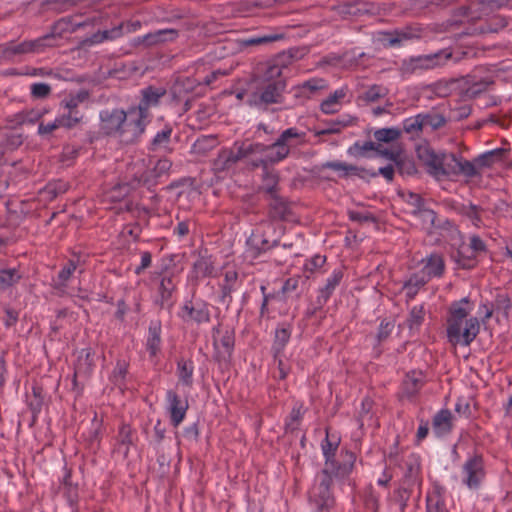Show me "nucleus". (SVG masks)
I'll return each instance as SVG.
<instances>
[{
	"instance_id": "obj_1",
	"label": "nucleus",
	"mask_w": 512,
	"mask_h": 512,
	"mask_svg": "<svg viewBox=\"0 0 512 512\" xmlns=\"http://www.w3.org/2000/svg\"><path fill=\"white\" fill-rule=\"evenodd\" d=\"M417 155L428 173L438 180L460 174L467 177L478 174L475 164L472 162L453 153H437L428 145L419 146Z\"/></svg>"
},
{
	"instance_id": "obj_2",
	"label": "nucleus",
	"mask_w": 512,
	"mask_h": 512,
	"mask_svg": "<svg viewBox=\"0 0 512 512\" xmlns=\"http://www.w3.org/2000/svg\"><path fill=\"white\" fill-rule=\"evenodd\" d=\"M473 304L462 298L450 305L447 317V335L451 343L468 346L477 337L480 323L471 315Z\"/></svg>"
},
{
	"instance_id": "obj_3",
	"label": "nucleus",
	"mask_w": 512,
	"mask_h": 512,
	"mask_svg": "<svg viewBox=\"0 0 512 512\" xmlns=\"http://www.w3.org/2000/svg\"><path fill=\"white\" fill-rule=\"evenodd\" d=\"M152 160L147 158H139L132 162L125 176L126 182L119 184L111 192V198L116 199L125 196L130 188H136L140 185H152L155 180L164 175L171 168V162L168 159H159L150 169Z\"/></svg>"
},
{
	"instance_id": "obj_4",
	"label": "nucleus",
	"mask_w": 512,
	"mask_h": 512,
	"mask_svg": "<svg viewBox=\"0 0 512 512\" xmlns=\"http://www.w3.org/2000/svg\"><path fill=\"white\" fill-rule=\"evenodd\" d=\"M300 142V134L297 129L289 128L282 132L279 138L271 145L265 146L263 144H251L252 154H260L262 158L260 163H255L254 166L267 164H274L284 160L290 153V150L298 145Z\"/></svg>"
},
{
	"instance_id": "obj_5",
	"label": "nucleus",
	"mask_w": 512,
	"mask_h": 512,
	"mask_svg": "<svg viewBox=\"0 0 512 512\" xmlns=\"http://www.w3.org/2000/svg\"><path fill=\"white\" fill-rule=\"evenodd\" d=\"M55 40L56 36L54 34H47L20 43L10 42L0 45V59L11 61L17 56L42 53L46 48L54 46Z\"/></svg>"
},
{
	"instance_id": "obj_6",
	"label": "nucleus",
	"mask_w": 512,
	"mask_h": 512,
	"mask_svg": "<svg viewBox=\"0 0 512 512\" xmlns=\"http://www.w3.org/2000/svg\"><path fill=\"white\" fill-rule=\"evenodd\" d=\"M351 469L352 463L344 464V466L340 467L337 472H326L323 470L317 477L316 483L310 491V501L315 503V505L321 509L332 506L334 502L330 493L332 477H344L349 474Z\"/></svg>"
},
{
	"instance_id": "obj_7",
	"label": "nucleus",
	"mask_w": 512,
	"mask_h": 512,
	"mask_svg": "<svg viewBox=\"0 0 512 512\" xmlns=\"http://www.w3.org/2000/svg\"><path fill=\"white\" fill-rule=\"evenodd\" d=\"M451 57L452 52L445 49L434 54L412 57L405 60L402 63L401 69L404 74L420 73L445 65Z\"/></svg>"
},
{
	"instance_id": "obj_8",
	"label": "nucleus",
	"mask_w": 512,
	"mask_h": 512,
	"mask_svg": "<svg viewBox=\"0 0 512 512\" xmlns=\"http://www.w3.org/2000/svg\"><path fill=\"white\" fill-rule=\"evenodd\" d=\"M285 87V80L269 83L260 81L256 90L250 95L249 104L261 107L280 103Z\"/></svg>"
},
{
	"instance_id": "obj_9",
	"label": "nucleus",
	"mask_w": 512,
	"mask_h": 512,
	"mask_svg": "<svg viewBox=\"0 0 512 512\" xmlns=\"http://www.w3.org/2000/svg\"><path fill=\"white\" fill-rule=\"evenodd\" d=\"M146 119L142 116L141 110L131 108L125 112V120L119 131V140L126 144L135 142L145 130Z\"/></svg>"
},
{
	"instance_id": "obj_10",
	"label": "nucleus",
	"mask_w": 512,
	"mask_h": 512,
	"mask_svg": "<svg viewBox=\"0 0 512 512\" xmlns=\"http://www.w3.org/2000/svg\"><path fill=\"white\" fill-rule=\"evenodd\" d=\"M484 467L480 457L468 459L462 467L461 481L469 489H477L484 479Z\"/></svg>"
},
{
	"instance_id": "obj_11",
	"label": "nucleus",
	"mask_w": 512,
	"mask_h": 512,
	"mask_svg": "<svg viewBox=\"0 0 512 512\" xmlns=\"http://www.w3.org/2000/svg\"><path fill=\"white\" fill-rule=\"evenodd\" d=\"M250 155L251 148H249V143H242L241 145L235 146L234 150H223L214 161V169L218 172L229 170L239 160Z\"/></svg>"
},
{
	"instance_id": "obj_12",
	"label": "nucleus",
	"mask_w": 512,
	"mask_h": 512,
	"mask_svg": "<svg viewBox=\"0 0 512 512\" xmlns=\"http://www.w3.org/2000/svg\"><path fill=\"white\" fill-rule=\"evenodd\" d=\"M485 251V244L478 236H471L469 243H463L458 250V263L463 268H471L475 258Z\"/></svg>"
},
{
	"instance_id": "obj_13",
	"label": "nucleus",
	"mask_w": 512,
	"mask_h": 512,
	"mask_svg": "<svg viewBox=\"0 0 512 512\" xmlns=\"http://www.w3.org/2000/svg\"><path fill=\"white\" fill-rule=\"evenodd\" d=\"M234 347V336L229 330H216L214 333V348L218 360L227 361Z\"/></svg>"
},
{
	"instance_id": "obj_14",
	"label": "nucleus",
	"mask_w": 512,
	"mask_h": 512,
	"mask_svg": "<svg viewBox=\"0 0 512 512\" xmlns=\"http://www.w3.org/2000/svg\"><path fill=\"white\" fill-rule=\"evenodd\" d=\"M167 410L170 414L172 424L177 427L185 418L188 409V403L180 399V397L172 390L166 395Z\"/></svg>"
},
{
	"instance_id": "obj_15",
	"label": "nucleus",
	"mask_w": 512,
	"mask_h": 512,
	"mask_svg": "<svg viewBox=\"0 0 512 512\" xmlns=\"http://www.w3.org/2000/svg\"><path fill=\"white\" fill-rule=\"evenodd\" d=\"M180 316L186 322L205 323L210 319L208 307L202 302L186 303L181 309Z\"/></svg>"
},
{
	"instance_id": "obj_16",
	"label": "nucleus",
	"mask_w": 512,
	"mask_h": 512,
	"mask_svg": "<svg viewBox=\"0 0 512 512\" xmlns=\"http://www.w3.org/2000/svg\"><path fill=\"white\" fill-rule=\"evenodd\" d=\"M125 120L123 110L105 111L101 113V129L106 134H113L119 138L121 124Z\"/></svg>"
},
{
	"instance_id": "obj_17",
	"label": "nucleus",
	"mask_w": 512,
	"mask_h": 512,
	"mask_svg": "<svg viewBox=\"0 0 512 512\" xmlns=\"http://www.w3.org/2000/svg\"><path fill=\"white\" fill-rule=\"evenodd\" d=\"M165 89L161 87H148L142 90V100L138 107L132 108L133 110H141L142 116L147 118V110L155 107L161 97L165 95Z\"/></svg>"
},
{
	"instance_id": "obj_18",
	"label": "nucleus",
	"mask_w": 512,
	"mask_h": 512,
	"mask_svg": "<svg viewBox=\"0 0 512 512\" xmlns=\"http://www.w3.org/2000/svg\"><path fill=\"white\" fill-rule=\"evenodd\" d=\"M339 444V439L335 436L330 435L328 432L326 434V439L322 444L323 454L326 458L325 467L323 470L326 472H337L340 466H336L333 457L337 451ZM344 465H341L343 467Z\"/></svg>"
},
{
	"instance_id": "obj_19",
	"label": "nucleus",
	"mask_w": 512,
	"mask_h": 512,
	"mask_svg": "<svg viewBox=\"0 0 512 512\" xmlns=\"http://www.w3.org/2000/svg\"><path fill=\"white\" fill-rule=\"evenodd\" d=\"M422 277H425L427 281L431 277L440 276L444 271V261L441 255L431 254L425 260H423Z\"/></svg>"
},
{
	"instance_id": "obj_20",
	"label": "nucleus",
	"mask_w": 512,
	"mask_h": 512,
	"mask_svg": "<svg viewBox=\"0 0 512 512\" xmlns=\"http://www.w3.org/2000/svg\"><path fill=\"white\" fill-rule=\"evenodd\" d=\"M384 153L386 158L396 163V166L401 173L411 174L415 171L413 162L402 155V151L399 146H393L390 151H385Z\"/></svg>"
},
{
	"instance_id": "obj_21",
	"label": "nucleus",
	"mask_w": 512,
	"mask_h": 512,
	"mask_svg": "<svg viewBox=\"0 0 512 512\" xmlns=\"http://www.w3.org/2000/svg\"><path fill=\"white\" fill-rule=\"evenodd\" d=\"M452 418V413L450 411H439L433 418V432L437 436L448 434L452 429Z\"/></svg>"
},
{
	"instance_id": "obj_22",
	"label": "nucleus",
	"mask_w": 512,
	"mask_h": 512,
	"mask_svg": "<svg viewBox=\"0 0 512 512\" xmlns=\"http://www.w3.org/2000/svg\"><path fill=\"white\" fill-rule=\"evenodd\" d=\"M284 65L281 59H275L273 61L267 62L264 65L262 72V82H274L278 80H284L282 76Z\"/></svg>"
},
{
	"instance_id": "obj_23",
	"label": "nucleus",
	"mask_w": 512,
	"mask_h": 512,
	"mask_svg": "<svg viewBox=\"0 0 512 512\" xmlns=\"http://www.w3.org/2000/svg\"><path fill=\"white\" fill-rule=\"evenodd\" d=\"M346 96V91L344 89L336 90L332 95H330L327 99H325L321 103V110L325 114H333L340 110L342 105V100Z\"/></svg>"
},
{
	"instance_id": "obj_24",
	"label": "nucleus",
	"mask_w": 512,
	"mask_h": 512,
	"mask_svg": "<svg viewBox=\"0 0 512 512\" xmlns=\"http://www.w3.org/2000/svg\"><path fill=\"white\" fill-rule=\"evenodd\" d=\"M93 366V360L89 350H82L79 353L77 364L75 366L74 380L79 376H87Z\"/></svg>"
},
{
	"instance_id": "obj_25",
	"label": "nucleus",
	"mask_w": 512,
	"mask_h": 512,
	"mask_svg": "<svg viewBox=\"0 0 512 512\" xmlns=\"http://www.w3.org/2000/svg\"><path fill=\"white\" fill-rule=\"evenodd\" d=\"M217 146V139L213 136L198 138L192 145L191 151L195 155L204 156Z\"/></svg>"
},
{
	"instance_id": "obj_26",
	"label": "nucleus",
	"mask_w": 512,
	"mask_h": 512,
	"mask_svg": "<svg viewBox=\"0 0 512 512\" xmlns=\"http://www.w3.org/2000/svg\"><path fill=\"white\" fill-rule=\"evenodd\" d=\"M177 37V31L174 29L158 30L156 32L147 34L144 37V41L148 45H154L166 41H172Z\"/></svg>"
},
{
	"instance_id": "obj_27",
	"label": "nucleus",
	"mask_w": 512,
	"mask_h": 512,
	"mask_svg": "<svg viewBox=\"0 0 512 512\" xmlns=\"http://www.w3.org/2000/svg\"><path fill=\"white\" fill-rule=\"evenodd\" d=\"M504 154L503 149H495L492 151H488L480 156H478L473 164H475L476 169L478 170V167H488L492 164L499 162L502 160Z\"/></svg>"
},
{
	"instance_id": "obj_28",
	"label": "nucleus",
	"mask_w": 512,
	"mask_h": 512,
	"mask_svg": "<svg viewBox=\"0 0 512 512\" xmlns=\"http://www.w3.org/2000/svg\"><path fill=\"white\" fill-rule=\"evenodd\" d=\"M326 83L323 79H311L304 82L296 89V96L310 97L316 91L323 89Z\"/></svg>"
},
{
	"instance_id": "obj_29",
	"label": "nucleus",
	"mask_w": 512,
	"mask_h": 512,
	"mask_svg": "<svg viewBox=\"0 0 512 512\" xmlns=\"http://www.w3.org/2000/svg\"><path fill=\"white\" fill-rule=\"evenodd\" d=\"M423 384V375L421 372H411L407 374L404 381V391L407 395H414Z\"/></svg>"
},
{
	"instance_id": "obj_30",
	"label": "nucleus",
	"mask_w": 512,
	"mask_h": 512,
	"mask_svg": "<svg viewBox=\"0 0 512 512\" xmlns=\"http://www.w3.org/2000/svg\"><path fill=\"white\" fill-rule=\"evenodd\" d=\"M132 431L131 428L127 425H123L118 434L117 443L118 450L124 455H127L129 451V447L132 444Z\"/></svg>"
},
{
	"instance_id": "obj_31",
	"label": "nucleus",
	"mask_w": 512,
	"mask_h": 512,
	"mask_svg": "<svg viewBox=\"0 0 512 512\" xmlns=\"http://www.w3.org/2000/svg\"><path fill=\"white\" fill-rule=\"evenodd\" d=\"M376 150L379 154L385 156V151H388L387 149H380L379 147H376L375 143L371 141L364 142L363 144L355 143L353 146H351L348 149V153L355 157L364 156L366 152Z\"/></svg>"
},
{
	"instance_id": "obj_32",
	"label": "nucleus",
	"mask_w": 512,
	"mask_h": 512,
	"mask_svg": "<svg viewBox=\"0 0 512 512\" xmlns=\"http://www.w3.org/2000/svg\"><path fill=\"white\" fill-rule=\"evenodd\" d=\"M193 365L191 362L181 360L178 362L179 384L190 387L192 384Z\"/></svg>"
},
{
	"instance_id": "obj_33",
	"label": "nucleus",
	"mask_w": 512,
	"mask_h": 512,
	"mask_svg": "<svg viewBox=\"0 0 512 512\" xmlns=\"http://www.w3.org/2000/svg\"><path fill=\"white\" fill-rule=\"evenodd\" d=\"M172 134V128L165 126L160 132H158L151 142V149H166L168 147L170 137Z\"/></svg>"
},
{
	"instance_id": "obj_34",
	"label": "nucleus",
	"mask_w": 512,
	"mask_h": 512,
	"mask_svg": "<svg viewBox=\"0 0 512 512\" xmlns=\"http://www.w3.org/2000/svg\"><path fill=\"white\" fill-rule=\"evenodd\" d=\"M20 279V274L15 269L0 270V291H4L13 286Z\"/></svg>"
},
{
	"instance_id": "obj_35",
	"label": "nucleus",
	"mask_w": 512,
	"mask_h": 512,
	"mask_svg": "<svg viewBox=\"0 0 512 512\" xmlns=\"http://www.w3.org/2000/svg\"><path fill=\"white\" fill-rule=\"evenodd\" d=\"M86 99V92H80L77 95H70L61 102V107L64 109V111L69 113L79 112L77 110L79 104L84 102Z\"/></svg>"
},
{
	"instance_id": "obj_36",
	"label": "nucleus",
	"mask_w": 512,
	"mask_h": 512,
	"mask_svg": "<svg viewBox=\"0 0 512 512\" xmlns=\"http://www.w3.org/2000/svg\"><path fill=\"white\" fill-rule=\"evenodd\" d=\"M175 282L173 277L171 276H164L161 279L160 286H159V294L161 298V304L164 305L172 295V292L175 289Z\"/></svg>"
},
{
	"instance_id": "obj_37",
	"label": "nucleus",
	"mask_w": 512,
	"mask_h": 512,
	"mask_svg": "<svg viewBox=\"0 0 512 512\" xmlns=\"http://www.w3.org/2000/svg\"><path fill=\"white\" fill-rule=\"evenodd\" d=\"M160 346V326L158 324L151 325L149 328V336L147 340V348L152 356L156 355Z\"/></svg>"
},
{
	"instance_id": "obj_38",
	"label": "nucleus",
	"mask_w": 512,
	"mask_h": 512,
	"mask_svg": "<svg viewBox=\"0 0 512 512\" xmlns=\"http://www.w3.org/2000/svg\"><path fill=\"white\" fill-rule=\"evenodd\" d=\"M401 135V131L398 128H382L374 132V138L379 142H394Z\"/></svg>"
},
{
	"instance_id": "obj_39",
	"label": "nucleus",
	"mask_w": 512,
	"mask_h": 512,
	"mask_svg": "<svg viewBox=\"0 0 512 512\" xmlns=\"http://www.w3.org/2000/svg\"><path fill=\"white\" fill-rule=\"evenodd\" d=\"M342 276L343 275L341 271H334L333 274L327 279L325 287L321 290V296L324 298V301L329 298L336 286L339 285Z\"/></svg>"
},
{
	"instance_id": "obj_40",
	"label": "nucleus",
	"mask_w": 512,
	"mask_h": 512,
	"mask_svg": "<svg viewBox=\"0 0 512 512\" xmlns=\"http://www.w3.org/2000/svg\"><path fill=\"white\" fill-rule=\"evenodd\" d=\"M57 118L61 127L70 129L75 127L82 120V115L79 112L69 113L63 111Z\"/></svg>"
},
{
	"instance_id": "obj_41",
	"label": "nucleus",
	"mask_w": 512,
	"mask_h": 512,
	"mask_svg": "<svg viewBox=\"0 0 512 512\" xmlns=\"http://www.w3.org/2000/svg\"><path fill=\"white\" fill-rule=\"evenodd\" d=\"M290 330L286 327L278 328L275 332L274 350L278 354L280 353L290 339Z\"/></svg>"
},
{
	"instance_id": "obj_42",
	"label": "nucleus",
	"mask_w": 512,
	"mask_h": 512,
	"mask_svg": "<svg viewBox=\"0 0 512 512\" xmlns=\"http://www.w3.org/2000/svg\"><path fill=\"white\" fill-rule=\"evenodd\" d=\"M403 128L407 133H417L425 130L423 115L408 118L403 123Z\"/></svg>"
},
{
	"instance_id": "obj_43",
	"label": "nucleus",
	"mask_w": 512,
	"mask_h": 512,
	"mask_svg": "<svg viewBox=\"0 0 512 512\" xmlns=\"http://www.w3.org/2000/svg\"><path fill=\"white\" fill-rule=\"evenodd\" d=\"M415 36L416 35L410 30L397 31L394 34H387L383 41L393 46L396 44H401L406 40L412 39Z\"/></svg>"
},
{
	"instance_id": "obj_44",
	"label": "nucleus",
	"mask_w": 512,
	"mask_h": 512,
	"mask_svg": "<svg viewBox=\"0 0 512 512\" xmlns=\"http://www.w3.org/2000/svg\"><path fill=\"white\" fill-rule=\"evenodd\" d=\"M427 282V279L422 276H414L409 279V281L405 284L404 289L406 291V295L410 298L414 297L419 289V287L423 286Z\"/></svg>"
},
{
	"instance_id": "obj_45",
	"label": "nucleus",
	"mask_w": 512,
	"mask_h": 512,
	"mask_svg": "<svg viewBox=\"0 0 512 512\" xmlns=\"http://www.w3.org/2000/svg\"><path fill=\"white\" fill-rule=\"evenodd\" d=\"M427 282V279L422 276H414L409 279V281L405 284L404 289L406 291V295L410 298L414 297L419 289V287L423 286Z\"/></svg>"
},
{
	"instance_id": "obj_46",
	"label": "nucleus",
	"mask_w": 512,
	"mask_h": 512,
	"mask_svg": "<svg viewBox=\"0 0 512 512\" xmlns=\"http://www.w3.org/2000/svg\"><path fill=\"white\" fill-rule=\"evenodd\" d=\"M424 308L422 306H415L410 311V316L408 318V325L410 329L417 328L421 325L424 320Z\"/></svg>"
},
{
	"instance_id": "obj_47",
	"label": "nucleus",
	"mask_w": 512,
	"mask_h": 512,
	"mask_svg": "<svg viewBox=\"0 0 512 512\" xmlns=\"http://www.w3.org/2000/svg\"><path fill=\"white\" fill-rule=\"evenodd\" d=\"M194 269L197 275L206 276L210 275L213 271L212 262L207 257H200L194 264Z\"/></svg>"
},
{
	"instance_id": "obj_48",
	"label": "nucleus",
	"mask_w": 512,
	"mask_h": 512,
	"mask_svg": "<svg viewBox=\"0 0 512 512\" xmlns=\"http://www.w3.org/2000/svg\"><path fill=\"white\" fill-rule=\"evenodd\" d=\"M423 119H424L425 130L438 129L439 127L443 126L445 123V119L441 115H438V114L423 115Z\"/></svg>"
},
{
	"instance_id": "obj_49",
	"label": "nucleus",
	"mask_w": 512,
	"mask_h": 512,
	"mask_svg": "<svg viewBox=\"0 0 512 512\" xmlns=\"http://www.w3.org/2000/svg\"><path fill=\"white\" fill-rule=\"evenodd\" d=\"M325 167L330 168L334 171L341 172L343 175L354 174L357 171L356 166L349 165L339 161L328 162L325 164Z\"/></svg>"
},
{
	"instance_id": "obj_50",
	"label": "nucleus",
	"mask_w": 512,
	"mask_h": 512,
	"mask_svg": "<svg viewBox=\"0 0 512 512\" xmlns=\"http://www.w3.org/2000/svg\"><path fill=\"white\" fill-rule=\"evenodd\" d=\"M277 185V177L275 174L268 172L264 167L263 185L262 188L272 194L275 191Z\"/></svg>"
},
{
	"instance_id": "obj_51",
	"label": "nucleus",
	"mask_w": 512,
	"mask_h": 512,
	"mask_svg": "<svg viewBox=\"0 0 512 512\" xmlns=\"http://www.w3.org/2000/svg\"><path fill=\"white\" fill-rule=\"evenodd\" d=\"M51 92V87L45 83L31 85V94L34 98H46Z\"/></svg>"
},
{
	"instance_id": "obj_52",
	"label": "nucleus",
	"mask_w": 512,
	"mask_h": 512,
	"mask_svg": "<svg viewBox=\"0 0 512 512\" xmlns=\"http://www.w3.org/2000/svg\"><path fill=\"white\" fill-rule=\"evenodd\" d=\"M325 262H326L325 256L315 255L314 257H312L310 260H308L305 263V266H304L305 271L313 273L316 270H318L319 268H321L325 264Z\"/></svg>"
},
{
	"instance_id": "obj_53",
	"label": "nucleus",
	"mask_w": 512,
	"mask_h": 512,
	"mask_svg": "<svg viewBox=\"0 0 512 512\" xmlns=\"http://www.w3.org/2000/svg\"><path fill=\"white\" fill-rule=\"evenodd\" d=\"M281 38H282V36L280 34H270V35H265V36H261V37L250 38V39L246 40V44L247 45H261V44H266V43L277 41Z\"/></svg>"
},
{
	"instance_id": "obj_54",
	"label": "nucleus",
	"mask_w": 512,
	"mask_h": 512,
	"mask_svg": "<svg viewBox=\"0 0 512 512\" xmlns=\"http://www.w3.org/2000/svg\"><path fill=\"white\" fill-rule=\"evenodd\" d=\"M248 244L258 251H264L271 247L269 243L266 240H262L260 235L257 233H253L251 235V237L248 240Z\"/></svg>"
},
{
	"instance_id": "obj_55",
	"label": "nucleus",
	"mask_w": 512,
	"mask_h": 512,
	"mask_svg": "<svg viewBox=\"0 0 512 512\" xmlns=\"http://www.w3.org/2000/svg\"><path fill=\"white\" fill-rule=\"evenodd\" d=\"M385 93H386L385 88H383L381 86H373L365 91L364 98L367 101L373 102V101H376L377 99H379L380 97L384 96Z\"/></svg>"
},
{
	"instance_id": "obj_56",
	"label": "nucleus",
	"mask_w": 512,
	"mask_h": 512,
	"mask_svg": "<svg viewBox=\"0 0 512 512\" xmlns=\"http://www.w3.org/2000/svg\"><path fill=\"white\" fill-rule=\"evenodd\" d=\"M60 123L58 118L56 117L52 122H49L47 124L40 123L38 126V133L40 135H47L51 134L56 129L60 128Z\"/></svg>"
},
{
	"instance_id": "obj_57",
	"label": "nucleus",
	"mask_w": 512,
	"mask_h": 512,
	"mask_svg": "<svg viewBox=\"0 0 512 512\" xmlns=\"http://www.w3.org/2000/svg\"><path fill=\"white\" fill-rule=\"evenodd\" d=\"M76 270V264L73 261H70L60 272H59V280L64 284L72 275V273Z\"/></svg>"
},
{
	"instance_id": "obj_58",
	"label": "nucleus",
	"mask_w": 512,
	"mask_h": 512,
	"mask_svg": "<svg viewBox=\"0 0 512 512\" xmlns=\"http://www.w3.org/2000/svg\"><path fill=\"white\" fill-rule=\"evenodd\" d=\"M402 196L405 199V201H407L409 204L412 205L413 212H416L417 210L420 209L421 198L418 194H415L412 192H407V193H404Z\"/></svg>"
},
{
	"instance_id": "obj_59",
	"label": "nucleus",
	"mask_w": 512,
	"mask_h": 512,
	"mask_svg": "<svg viewBox=\"0 0 512 512\" xmlns=\"http://www.w3.org/2000/svg\"><path fill=\"white\" fill-rule=\"evenodd\" d=\"M393 328L394 323L392 321H382L378 332V338L380 340L387 338L389 334L392 332Z\"/></svg>"
},
{
	"instance_id": "obj_60",
	"label": "nucleus",
	"mask_w": 512,
	"mask_h": 512,
	"mask_svg": "<svg viewBox=\"0 0 512 512\" xmlns=\"http://www.w3.org/2000/svg\"><path fill=\"white\" fill-rule=\"evenodd\" d=\"M347 125L345 121H337L332 123L329 127L322 129L318 132V134H335L339 133L343 127Z\"/></svg>"
},
{
	"instance_id": "obj_61",
	"label": "nucleus",
	"mask_w": 512,
	"mask_h": 512,
	"mask_svg": "<svg viewBox=\"0 0 512 512\" xmlns=\"http://www.w3.org/2000/svg\"><path fill=\"white\" fill-rule=\"evenodd\" d=\"M151 254L150 252H142L141 253V263L135 269L136 274H140L144 269L148 268L151 265Z\"/></svg>"
},
{
	"instance_id": "obj_62",
	"label": "nucleus",
	"mask_w": 512,
	"mask_h": 512,
	"mask_svg": "<svg viewBox=\"0 0 512 512\" xmlns=\"http://www.w3.org/2000/svg\"><path fill=\"white\" fill-rule=\"evenodd\" d=\"M22 74L30 75V76H47V75H50L51 72L44 68H28Z\"/></svg>"
},
{
	"instance_id": "obj_63",
	"label": "nucleus",
	"mask_w": 512,
	"mask_h": 512,
	"mask_svg": "<svg viewBox=\"0 0 512 512\" xmlns=\"http://www.w3.org/2000/svg\"><path fill=\"white\" fill-rule=\"evenodd\" d=\"M300 418H301V409L294 408L290 414L289 422L287 423V425L291 429H294L295 424H297V422L299 421Z\"/></svg>"
},
{
	"instance_id": "obj_64",
	"label": "nucleus",
	"mask_w": 512,
	"mask_h": 512,
	"mask_svg": "<svg viewBox=\"0 0 512 512\" xmlns=\"http://www.w3.org/2000/svg\"><path fill=\"white\" fill-rule=\"evenodd\" d=\"M428 431H429L428 422L422 421L417 430V440L422 441L423 439H425L426 436L428 435Z\"/></svg>"
}]
</instances>
